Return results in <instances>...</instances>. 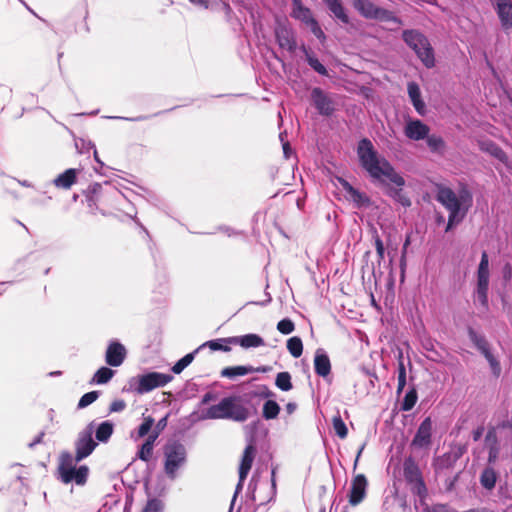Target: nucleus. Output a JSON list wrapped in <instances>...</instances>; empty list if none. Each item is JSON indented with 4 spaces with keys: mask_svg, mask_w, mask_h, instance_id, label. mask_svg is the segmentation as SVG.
Segmentation results:
<instances>
[{
    "mask_svg": "<svg viewBox=\"0 0 512 512\" xmlns=\"http://www.w3.org/2000/svg\"><path fill=\"white\" fill-rule=\"evenodd\" d=\"M353 6L366 19L393 22L399 26L403 25L402 20L394 12L378 7L370 0H355Z\"/></svg>",
    "mask_w": 512,
    "mask_h": 512,
    "instance_id": "nucleus-6",
    "label": "nucleus"
},
{
    "mask_svg": "<svg viewBox=\"0 0 512 512\" xmlns=\"http://www.w3.org/2000/svg\"><path fill=\"white\" fill-rule=\"evenodd\" d=\"M45 433L41 432L39 435L33 440L32 443L29 444L30 447L35 446L36 444H39L42 442V438L44 437Z\"/></svg>",
    "mask_w": 512,
    "mask_h": 512,
    "instance_id": "nucleus-62",
    "label": "nucleus"
},
{
    "mask_svg": "<svg viewBox=\"0 0 512 512\" xmlns=\"http://www.w3.org/2000/svg\"><path fill=\"white\" fill-rule=\"evenodd\" d=\"M287 349L294 358L300 357L303 353V343L301 338L298 336L289 338L287 340Z\"/></svg>",
    "mask_w": 512,
    "mask_h": 512,
    "instance_id": "nucleus-35",
    "label": "nucleus"
},
{
    "mask_svg": "<svg viewBox=\"0 0 512 512\" xmlns=\"http://www.w3.org/2000/svg\"><path fill=\"white\" fill-rule=\"evenodd\" d=\"M226 344L240 345L243 348L260 347L264 345V340L257 334H246L243 336H233L223 338Z\"/></svg>",
    "mask_w": 512,
    "mask_h": 512,
    "instance_id": "nucleus-21",
    "label": "nucleus"
},
{
    "mask_svg": "<svg viewBox=\"0 0 512 512\" xmlns=\"http://www.w3.org/2000/svg\"><path fill=\"white\" fill-rule=\"evenodd\" d=\"M427 145L431 151H440L445 148V142L442 137L437 135H429L426 137Z\"/></svg>",
    "mask_w": 512,
    "mask_h": 512,
    "instance_id": "nucleus-41",
    "label": "nucleus"
},
{
    "mask_svg": "<svg viewBox=\"0 0 512 512\" xmlns=\"http://www.w3.org/2000/svg\"><path fill=\"white\" fill-rule=\"evenodd\" d=\"M275 37L280 48L291 53L296 50L297 42L292 29L285 25H279L275 28Z\"/></svg>",
    "mask_w": 512,
    "mask_h": 512,
    "instance_id": "nucleus-18",
    "label": "nucleus"
},
{
    "mask_svg": "<svg viewBox=\"0 0 512 512\" xmlns=\"http://www.w3.org/2000/svg\"><path fill=\"white\" fill-rule=\"evenodd\" d=\"M501 427H502V428L510 429V430L512 431V422H511V421H504V422L501 424Z\"/></svg>",
    "mask_w": 512,
    "mask_h": 512,
    "instance_id": "nucleus-64",
    "label": "nucleus"
},
{
    "mask_svg": "<svg viewBox=\"0 0 512 512\" xmlns=\"http://www.w3.org/2000/svg\"><path fill=\"white\" fill-rule=\"evenodd\" d=\"M114 374V370L103 366L95 372L91 382L95 384H106L113 378Z\"/></svg>",
    "mask_w": 512,
    "mask_h": 512,
    "instance_id": "nucleus-32",
    "label": "nucleus"
},
{
    "mask_svg": "<svg viewBox=\"0 0 512 512\" xmlns=\"http://www.w3.org/2000/svg\"><path fill=\"white\" fill-rule=\"evenodd\" d=\"M403 474L407 483L411 485L413 492L419 496L426 493L422 473L413 458L409 457L404 461Z\"/></svg>",
    "mask_w": 512,
    "mask_h": 512,
    "instance_id": "nucleus-8",
    "label": "nucleus"
},
{
    "mask_svg": "<svg viewBox=\"0 0 512 512\" xmlns=\"http://www.w3.org/2000/svg\"><path fill=\"white\" fill-rule=\"evenodd\" d=\"M338 181L346 193V198L352 201L356 207H368L371 204L370 198L363 192L355 189L347 180L338 178Z\"/></svg>",
    "mask_w": 512,
    "mask_h": 512,
    "instance_id": "nucleus-17",
    "label": "nucleus"
},
{
    "mask_svg": "<svg viewBox=\"0 0 512 512\" xmlns=\"http://www.w3.org/2000/svg\"><path fill=\"white\" fill-rule=\"evenodd\" d=\"M432 420L426 417L419 425L411 445L417 448L428 447L431 444Z\"/></svg>",
    "mask_w": 512,
    "mask_h": 512,
    "instance_id": "nucleus-15",
    "label": "nucleus"
},
{
    "mask_svg": "<svg viewBox=\"0 0 512 512\" xmlns=\"http://www.w3.org/2000/svg\"><path fill=\"white\" fill-rule=\"evenodd\" d=\"M114 431V424L110 421H104L96 429L95 437L99 442H107Z\"/></svg>",
    "mask_w": 512,
    "mask_h": 512,
    "instance_id": "nucleus-27",
    "label": "nucleus"
},
{
    "mask_svg": "<svg viewBox=\"0 0 512 512\" xmlns=\"http://www.w3.org/2000/svg\"><path fill=\"white\" fill-rule=\"evenodd\" d=\"M274 396V393L269 390L267 387H265V391L261 393V397H264V398H270Z\"/></svg>",
    "mask_w": 512,
    "mask_h": 512,
    "instance_id": "nucleus-63",
    "label": "nucleus"
},
{
    "mask_svg": "<svg viewBox=\"0 0 512 512\" xmlns=\"http://www.w3.org/2000/svg\"><path fill=\"white\" fill-rule=\"evenodd\" d=\"M402 39L411 48L427 68L435 66L433 48L428 38L419 30L407 29L402 32Z\"/></svg>",
    "mask_w": 512,
    "mask_h": 512,
    "instance_id": "nucleus-4",
    "label": "nucleus"
},
{
    "mask_svg": "<svg viewBox=\"0 0 512 512\" xmlns=\"http://www.w3.org/2000/svg\"><path fill=\"white\" fill-rule=\"evenodd\" d=\"M311 99L314 107L322 116L330 117L337 109V102L335 101L334 97L319 87L312 89Z\"/></svg>",
    "mask_w": 512,
    "mask_h": 512,
    "instance_id": "nucleus-10",
    "label": "nucleus"
},
{
    "mask_svg": "<svg viewBox=\"0 0 512 512\" xmlns=\"http://www.w3.org/2000/svg\"><path fill=\"white\" fill-rule=\"evenodd\" d=\"M189 1L195 5H198V6H201L204 8H208V6H209V0H189Z\"/></svg>",
    "mask_w": 512,
    "mask_h": 512,
    "instance_id": "nucleus-61",
    "label": "nucleus"
},
{
    "mask_svg": "<svg viewBox=\"0 0 512 512\" xmlns=\"http://www.w3.org/2000/svg\"><path fill=\"white\" fill-rule=\"evenodd\" d=\"M373 239H374V244H375V248H376V252H377V256H378V263L380 264L381 261L384 260L385 248H384L383 241L381 240L380 236L378 235L377 230H375V229L373 231Z\"/></svg>",
    "mask_w": 512,
    "mask_h": 512,
    "instance_id": "nucleus-46",
    "label": "nucleus"
},
{
    "mask_svg": "<svg viewBox=\"0 0 512 512\" xmlns=\"http://www.w3.org/2000/svg\"><path fill=\"white\" fill-rule=\"evenodd\" d=\"M488 286L489 283H477V298L484 306H488Z\"/></svg>",
    "mask_w": 512,
    "mask_h": 512,
    "instance_id": "nucleus-43",
    "label": "nucleus"
},
{
    "mask_svg": "<svg viewBox=\"0 0 512 512\" xmlns=\"http://www.w3.org/2000/svg\"><path fill=\"white\" fill-rule=\"evenodd\" d=\"M291 2V17L301 21L303 24L310 28L311 32L316 38H318L320 41H324L326 39L325 33L321 29L318 21L313 17L310 8L304 6L301 0H291Z\"/></svg>",
    "mask_w": 512,
    "mask_h": 512,
    "instance_id": "nucleus-7",
    "label": "nucleus"
},
{
    "mask_svg": "<svg viewBox=\"0 0 512 512\" xmlns=\"http://www.w3.org/2000/svg\"><path fill=\"white\" fill-rule=\"evenodd\" d=\"M154 425V418L151 416L144 417L142 424L138 427L137 434L140 438L146 436Z\"/></svg>",
    "mask_w": 512,
    "mask_h": 512,
    "instance_id": "nucleus-47",
    "label": "nucleus"
},
{
    "mask_svg": "<svg viewBox=\"0 0 512 512\" xmlns=\"http://www.w3.org/2000/svg\"><path fill=\"white\" fill-rule=\"evenodd\" d=\"M222 339L223 338L207 341L205 344H203V346H208L213 351L221 350L224 352H229L231 350L229 346L230 344L224 343Z\"/></svg>",
    "mask_w": 512,
    "mask_h": 512,
    "instance_id": "nucleus-45",
    "label": "nucleus"
},
{
    "mask_svg": "<svg viewBox=\"0 0 512 512\" xmlns=\"http://www.w3.org/2000/svg\"><path fill=\"white\" fill-rule=\"evenodd\" d=\"M126 408V402L122 399H116L109 406L110 413L121 412Z\"/></svg>",
    "mask_w": 512,
    "mask_h": 512,
    "instance_id": "nucleus-54",
    "label": "nucleus"
},
{
    "mask_svg": "<svg viewBox=\"0 0 512 512\" xmlns=\"http://www.w3.org/2000/svg\"><path fill=\"white\" fill-rule=\"evenodd\" d=\"M430 132L428 125L421 120H410L405 126V136L411 140L419 141L425 139Z\"/></svg>",
    "mask_w": 512,
    "mask_h": 512,
    "instance_id": "nucleus-20",
    "label": "nucleus"
},
{
    "mask_svg": "<svg viewBox=\"0 0 512 512\" xmlns=\"http://www.w3.org/2000/svg\"><path fill=\"white\" fill-rule=\"evenodd\" d=\"M468 335L470 340L483 355L490 350L489 343L485 337L479 335L473 328L468 329Z\"/></svg>",
    "mask_w": 512,
    "mask_h": 512,
    "instance_id": "nucleus-30",
    "label": "nucleus"
},
{
    "mask_svg": "<svg viewBox=\"0 0 512 512\" xmlns=\"http://www.w3.org/2000/svg\"><path fill=\"white\" fill-rule=\"evenodd\" d=\"M167 422H168V415H166L165 417L161 418L156 426H155V432H161L162 430H164L167 426Z\"/></svg>",
    "mask_w": 512,
    "mask_h": 512,
    "instance_id": "nucleus-57",
    "label": "nucleus"
},
{
    "mask_svg": "<svg viewBox=\"0 0 512 512\" xmlns=\"http://www.w3.org/2000/svg\"><path fill=\"white\" fill-rule=\"evenodd\" d=\"M164 471L170 479H175L178 469L186 462L185 446L179 441H169L163 448Z\"/></svg>",
    "mask_w": 512,
    "mask_h": 512,
    "instance_id": "nucleus-5",
    "label": "nucleus"
},
{
    "mask_svg": "<svg viewBox=\"0 0 512 512\" xmlns=\"http://www.w3.org/2000/svg\"><path fill=\"white\" fill-rule=\"evenodd\" d=\"M268 368L266 367H257L253 366H233V367H225L221 370V377L234 379L237 376H244L253 372H266Z\"/></svg>",
    "mask_w": 512,
    "mask_h": 512,
    "instance_id": "nucleus-22",
    "label": "nucleus"
},
{
    "mask_svg": "<svg viewBox=\"0 0 512 512\" xmlns=\"http://www.w3.org/2000/svg\"><path fill=\"white\" fill-rule=\"evenodd\" d=\"M255 455H256V447L251 442L250 444H248L245 447L242 458H241V462L239 465V482L236 487V492H238L239 490L242 489L243 483H244L245 479L247 478L249 471L252 468Z\"/></svg>",
    "mask_w": 512,
    "mask_h": 512,
    "instance_id": "nucleus-13",
    "label": "nucleus"
},
{
    "mask_svg": "<svg viewBox=\"0 0 512 512\" xmlns=\"http://www.w3.org/2000/svg\"><path fill=\"white\" fill-rule=\"evenodd\" d=\"M97 443L92 438L91 429H86L78 434L75 441V456L74 459L82 461L87 458L95 450Z\"/></svg>",
    "mask_w": 512,
    "mask_h": 512,
    "instance_id": "nucleus-12",
    "label": "nucleus"
},
{
    "mask_svg": "<svg viewBox=\"0 0 512 512\" xmlns=\"http://www.w3.org/2000/svg\"><path fill=\"white\" fill-rule=\"evenodd\" d=\"M483 356L486 358V360L490 364V367H491V370H492V373L494 374V376L499 377V375L501 373V366H500L499 361L494 357V355L491 353L490 350L488 352H486Z\"/></svg>",
    "mask_w": 512,
    "mask_h": 512,
    "instance_id": "nucleus-49",
    "label": "nucleus"
},
{
    "mask_svg": "<svg viewBox=\"0 0 512 512\" xmlns=\"http://www.w3.org/2000/svg\"><path fill=\"white\" fill-rule=\"evenodd\" d=\"M357 154L363 169L367 171L369 176L382 184L385 180H389L397 188L387 185L386 194L400 203L403 207H409L411 200L403 192L402 187L405 185V179L396 172L391 163L384 157H380L374 149L372 142L363 138L359 141Z\"/></svg>",
    "mask_w": 512,
    "mask_h": 512,
    "instance_id": "nucleus-1",
    "label": "nucleus"
},
{
    "mask_svg": "<svg viewBox=\"0 0 512 512\" xmlns=\"http://www.w3.org/2000/svg\"><path fill=\"white\" fill-rule=\"evenodd\" d=\"M77 462L69 451H62L58 458V480L64 484L84 485L88 479L89 468L86 465L76 467Z\"/></svg>",
    "mask_w": 512,
    "mask_h": 512,
    "instance_id": "nucleus-3",
    "label": "nucleus"
},
{
    "mask_svg": "<svg viewBox=\"0 0 512 512\" xmlns=\"http://www.w3.org/2000/svg\"><path fill=\"white\" fill-rule=\"evenodd\" d=\"M280 413V406L279 404L272 400L268 399L264 404L262 408V416L265 420H272L278 417Z\"/></svg>",
    "mask_w": 512,
    "mask_h": 512,
    "instance_id": "nucleus-29",
    "label": "nucleus"
},
{
    "mask_svg": "<svg viewBox=\"0 0 512 512\" xmlns=\"http://www.w3.org/2000/svg\"><path fill=\"white\" fill-rule=\"evenodd\" d=\"M487 448H488V452H489L488 462L489 463H495L496 460L498 459L499 452H500L499 445L490 446V447H487Z\"/></svg>",
    "mask_w": 512,
    "mask_h": 512,
    "instance_id": "nucleus-55",
    "label": "nucleus"
},
{
    "mask_svg": "<svg viewBox=\"0 0 512 512\" xmlns=\"http://www.w3.org/2000/svg\"><path fill=\"white\" fill-rule=\"evenodd\" d=\"M408 95L409 98L415 108V110L420 114L424 115L426 112V106L423 100L421 99L420 88L417 83L410 82L408 83Z\"/></svg>",
    "mask_w": 512,
    "mask_h": 512,
    "instance_id": "nucleus-24",
    "label": "nucleus"
},
{
    "mask_svg": "<svg viewBox=\"0 0 512 512\" xmlns=\"http://www.w3.org/2000/svg\"><path fill=\"white\" fill-rule=\"evenodd\" d=\"M275 385L282 391H289L293 388L289 372H280L276 376Z\"/></svg>",
    "mask_w": 512,
    "mask_h": 512,
    "instance_id": "nucleus-39",
    "label": "nucleus"
},
{
    "mask_svg": "<svg viewBox=\"0 0 512 512\" xmlns=\"http://www.w3.org/2000/svg\"><path fill=\"white\" fill-rule=\"evenodd\" d=\"M103 195L102 186L98 183H95L91 186L90 194L87 196L88 205L90 208L93 206L97 207L98 202H100L101 197Z\"/></svg>",
    "mask_w": 512,
    "mask_h": 512,
    "instance_id": "nucleus-37",
    "label": "nucleus"
},
{
    "mask_svg": "<svg viewBox=\"0 0 512 512\" xmlns=\"http://www.w3.org/2000/svg\"><path fill=\"white\" fill-rule=\"evenodd\" d=\"M315 373L321 377H326L331 372L330 359L326 354H316L314 358Z\"/></svg>",
    "mask_w": 512,
    "mask_h": 512,
    "instance_id": "nucleus-26",
    "label": "nucleus"
},
{
    "mask_svg": "<svg viewBox=\"0 0 512 512\" xmlns=\"http://www.w3.org/2000/svg\"><path fill=\"white\" fill-rule=\"evenodd\" d=\"M483 356L486 358V360L490 364V367H491V370H492V373L494 374V376L499 377V375L501 373V366H500L499 361L494 357V355L491 353L490 350L488 352H486Z\"/></svg>",
    "mask_w": 512,
    "mask_h": 512,
    "instance_id": "nucleus-48",
    "label": "nucleus"
},
{
    "mask_svg": "<svg viewBox=\"0 0 512 512\" xmlns=\"http://www.w3.org/2000/svg\"><path fill=\"white\" fill-rule=\"evenodd\" d=\"M496 13L504 30L512 28V1L493 0Z\"/></svg>",
    "mask_w": 512,
    "mask_h": 512,
    "instance_id": "nucleus-19",
    "label": "nucleus"
},
{
    "mask_svg": "<svg viewBox=\"0 0 512 512\" xmlns=\"http://www.w3.org/2000/svg\"><path fill=\"white\" fill-rule=\"evenodd\" d=\"M332 423L335 433L341 439L346 438L348 435V429L342 418L340 416L333 417Z\"/></svg>",
    "mask_w": 512,
    "mask_h": 512,
    "instance_id": "nucleus-40",
    "label": "nucleus"
},
{
    "mask_svg": "<svg viewBox=\"0 0 512 512\" xmlns=\"http://www.w3.org/2000/svg\"><path fill=\"white\" fill-rule=\"evenodd\" d=\"M477 283H489V259L485 251L481 255L477 271Z\"/></svg>",
    "mask_w": 512,
    "mask_h": 512,
    "instance_id": "nucleus-28",
    "label": "nucleus"
},
{
    "mask_svg": "<svg viewBox=\"0 0 512 512\" xmlns=\"http://www.w3.org/2000/svg\"><path fill=\"white\" fill-rule=\"evenodd\" d=\"M172 379L173 377L169 374L149 372L138 377V385L135 388V391L138 394H144L155 388L165 386Z\"/></svg>",
    "mask_w": 512,
    "mask_h": 512,
    "instance_id": "nucleus-9",
    "label": "nucleus"
},
{
    "mask_svg": "<svg viewBox=\"0 0 512 512\" xmlns=\"http://www.w3.org/2000/svg\"><path fill=\"white\" fill-rule=\"evenodd\" d=\"M308 64L320 75H327L326 67L315 57H308Z\"/></svg>",
    "mask_w": 512,
    "mask_h": 512,
    "instance_id": "nucleus-52",
    "label": "nucleus"
},
{
    "mask_svg": "<svg viewBox=\"0 0 512 512\" xmlns=\"http://www.w3.org/2000/svg\"><path fill=\"white\" fill-rule=\"evenodd\" d=\"M126 355L127 351L124 345L118 341H112L106 349L105 361L112 367H119L124 362Z\"/></svg>",
    "mask_w": 512,
    "mask_h": 512,
    "instance_id": "nucleus-16",
    "label": "nucleus"
},
{
    "mask_svg": "<svg viewBox=\"0 0 512 512\" xmlns=\"http://www.w3.org/2000/svg\"><path fill=\"white\" fill-rule=\"evenodd\" d=\"M79 170L69 168L63 173L59 174L54 180L53 184L60 189H70L77 181Z\"/></svg>",
    "mask_w": 512,
    "mask_h": 512,
    "instance_id": "nucleus-23",
    "label": "nucleus"
},
{
    "mask_svg": "<svg viewBox=\"0 0 512 512\" xmlns=\"http://www.w3.org/2000/svg\"><path fill=\"white\" fill-rule=\"evenodd\" d=\"M162 501L156 498L147 501L144 509L141 512H162Z\"/></svg>",
    "mask_w": 512,
    "mask_h": 512,
    "instance_id": "nucleus-51",
    "label": "nucleus"
},
{
    "mask_svg": "<svg viewBox=\"0 0 512 512\" xmlns=\"http://www.w3.org/2000/svg\"><path fill=\"white\" fill-rule=\"evenodd\" d=\"M295 325L293 321L289 318H285L280 320L277 323V330L284 335L290 334L294 331Z\"/></svg>",
    "mask_w": 512,
    "mask_h": 512,
    "instance_id": "nucleus-44",
    "label": "nucleus"
},
{
    "mask_svg": "<svg viewBox=\"0 0 512 512\" xmlns=\"http://www.w3.org/2000/svg\"><path fill=\"white\" fill-rule=\"evenodd\" d=\"M486 447L498 445V437L494 427L490 428L485 436Z\"/></svg>",
    "mask_w": 512,
    "mask_h": 512,
    "instance_id": "nucleus-53",
    "label": "nucleus"
},
{
    "mask_svg": "<svg viewBox=\"0 0 512 512\" xmlns=\"http://www.w3.org/2000/svg\"><path fill=\"white\" fill-rule=\"evenodd\" d=\"M417 400V390L415 386H412L404 396L403 401L401 402V410L405 412L412 410L415 404L417 403Z\"/></svg>",
    "mask_w": 512,
    "mask_h": 512,
    "instance_id": "nucleus-33",
    "label": "nucleus"
},
{
    "mask_svg": "<svg viewBox=\"0 0 512 512\" xmlns=\"http://www.w3.org/2000/svg\"><path fill=\"white\" fill-rule=\"evenodd\" d=\"M137 455L142 461L149 462L153 455V448H151L150 442H144Z\"/></svg>",
    "mask_w": 512,
    "mask_h": 512,
    "instance_id": "nucleus-50",
    "label": "nucleus"
},
{
    "mask_svg": "<svg viewBox=\"0 0 512 512\" xmlns=\"http://www.w3.org/2000/svg\"><path fill=\"white\" fill-rule=\"evenodd\" d=\"M158 436H159V432H155V431H153V432L148 436V438L145 440V442H150V446H151V448H153V447H154V442H155V440L158 438Z\"/></svg>",
    "mask_w": 512,
    "mask_h": 512,
    "instance_id": "nucleus-59",
    "label": "nucleus"
},
{
    "mask_svg": "<svg viewBox=\"0 0 512 512\" xmlns=\"http://www.w3.org/2000/svg\"><path fill=\"white\" fill-rule=\"evenodd\" d=\"M405 386H406V368H405L404 361H403V355L400 352L399 360H398V384H397V390H396V394L398 396L401 395Z\"/></svg>",
    "mask_w": 512,
    "mask_h": 512,
    "instance_id": "nucleus-34",
    "label": "nucleus"
},
{
    "mask_svg": "<svg viewBox=\"0 0 512 512\" xmlns=\"http://www.w3.org/2000/svg\"><path fill=\"white\" fill-rule=\"evenodd\" d=\"M482 149L490 153L499 161L506 163L508 161V156L505 151L500 148L497 144L493 142H485L482 144Z\"/></svg>",
    "mask_w": 512,
    "mask_h": 512,
    "instance_id": "nucleus-31",
    "label": "nucleus"
},
{
    "mask_svg": "<svg viewBox=\"0 0 512 512\" xmlns=\"http://www.w3.org/2000/svg\"><path fill=\"white\" fill-rule=\"evenodd\" d=\"M99 397V392L98 391H91V392H88L86 394H84L79 402H78V405L77 407L79 409H82V408H85L87 407L88 405L92 404L93 402H95Z\"/></svg>",
    "mask_w": 512,
    "mask_h": 512,
    "instance_id": "nucleus-42",
    "label": "nucleus"
},
{
    "mask_svg": "<svg viewBox=\"0 0 512 512\" xmlns=\"http://www.w3.org/2000/svg\"><path fill=\"white\" fill-rule=\"evenodd\" d=\"M483 432H484V427L483 426H479L477 429H475L473 432H472V437H473V440L475 442L479 441L480 438L482 437L483 435Z\"/></svg>",
    "mask_w": 512,
    "mask_h": 512,
    "instance_id": "nucleus-58",
    "label": "nucleus"
},
{
    "mask_svg": "<svg viewBox=\"0 0 512 512\" xmlns=\"http://www.w3.org/2000/svg\"><path fill=\"white\" fill-rule=\"evenodd\" d=\"M368 486L367 478L364 474H357L351 481L349 492V503L352 506H357L366 497V490Z\"/></svg>",
    "mask_w": 512,
    "mask_h": 512,
    "instance_id": "nucleus-14",
    "label": "nucleus"
},
{
    "mask_svg": "<svg viewBox=\"0 0 512 512\" xmlns=\"http://www.w3.org/2000/svg\"><path fill=\"white\" fill-rule=\"evenodd\" d=\"M249 409L236 396L223 398L218 404L212 405L205 411L207 419H229L244 422L249 418Z\"/></svg>",
    "mask_w": 512,
    "mask_h": 512,
    "instance_id": "nucleus-2",
    "label": "nucleus"
},
{
    "mask_svg": "<svg viewBox=\"0 0 512 512\" xmlns=\"http://www.w3.org/2000/svg\"><path fill=\"white\" fill-rule=\"evenodd\" d=\"M437 200L450 212L448 218V227L453 224L460 211V201L455 192L450 188H440L437 194Z\"/></svg>",
    "mask_w": 512,
    "mask_h": 512,
    "instance_id": "nucleus-11",
    "label": "nucleus"
},
{
    "mask_svg": "<svg viewBox=\"0 0 512 512\" xmlns=\"http://www.w3.org/2000/svg\"><path fill=\"white\" fill-rule=\"evenodd\" d=\"M324 3L337 20L343 24H349L350 19L341 0H327Z\"/></svg>",
    "mask_w": 512,
    "mask_h": 512,
    "instance_id": "nucleus-25",
    "label": "nucleus"
},
{
    "mask_svg": "<svg viewBox=\"0 0 512 512\" xmlns=\"http://www.w3.org/2000/svg\"><path fill=\"white\" fill-rule=\"evenodd\" d=\"M296 408H297V405H296V403H294V402H289V403H287V404H286V406H285L286 412H287L289 415L293 414V413L295 412Z\"/></svg>",
    "mask_w": 512,
    "mask_h": 512,
    "instance_id": "nucleus-60",
    "label": "nucleus"
},
{
    "mask_svg": "<svg viewBox=\"0 0 512 512\" xmlns=\"http://www.w3.org/2000/svg\"><path fill=\"white\" fill-rule=\"evenodd\" d=\"M216 399H217V394L216 393H214V392H207V393H205L203 395L201 403L205 405V404H208L211 401H214Z\"/></svg>",
    "mask_w": 512,
    "mask_h": 512,
    "instance_id": "nucleus-56",
    "label": "nucleus"
},
{
    "mask_svg": "<svg viewBox=\"0 0 512 512\" xmlns=\"http://www.w3.org/2000/svg\"><path fill=\"white\" fill-rule=\"evenodd\" d=\"M200 348L196 349L195 351L186 354L184 357H182L180 360H178L172 367V372L175 374H180L188 365L192 363L194 360L195 354L198 352Z\"/></svg>",
    "mask_w": 512,
    "mask_h": 512,
    "instance_id": "nucleus-36",
    "label": "nucleus"
},
{
    "mask_svg": "<svg viewBox=\"0 0 512 512\" xmlns=\"http://www.w3.org/2000/svg\"><path fill=\"white\" fill-rule=\"evenodd\" d=\"M480 482L482 486L486 489L494 488L496 484V473L493 469L487 468L485 469L480 477Z\"/></svg>",
    "mask_w": 512,
    "mask_h": 512,
    "instance_id": "nucleus-38",
    "label": "nucleus"
}]
</instances>
